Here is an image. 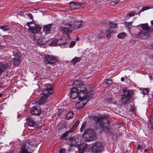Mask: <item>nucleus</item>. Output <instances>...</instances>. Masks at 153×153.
Masks as SVG:
<instances>
[{
  "mask_svg": "<svg viewBox=\"0 0 153 153\" xmlns=\"http://www.w3.org/2000/svg\"><path fill=\"white\" fill-rule=\"evenodd\" d=\"M73 86L76 87L79 92V98L84 99L88 97L90 98L93 91V89L89 86L87 87L82 81L76 80L73 83Z\"/></svg>",
  "mask_w": 153,
  "mask_h": 153,
  "instance_id": "1",
  "label": "nucleus"
},
{
  "mask_svg": "<svg viewBox=\"0 0 153 153\" xmlns=\"http://www.w3.org/2000/svg\"><path fill=\"white\" fill-rule=\"evenodd\" d=\"M81 140L80 138L72 137L68 140V143L71 146H79L78 150L79 153H84V151L87 148V145L85 143H81Z\"/></svg>",
  "mask_w": 153,
  "mask_h": 153,
  "instance_id": "2",
  "label": "nucleus"
},
{
  "mask_svg": "<svg viewBox=\"0 0 153 153\" xmlns=\"http://www.w3.org/2000/svg\"><path fill=\"white\" fill-rule=\"evenodd\" d=\"M37 144L33 140H27L24 142L20 148V151L19 153H32L33 152L31 147L36 146Z\"/></svg>",
  "mask_w": 153,
  "mask_h": 153,
  "instance_id": "3",
  "label": "nucleus"
},
{
  "mask_svg": "<svg viewBox=\"0 0 153 153\" xmlns=\"http://www.w3.org/2000/svg\"><path fill=\"white\" fill-rule=\"evenodd\" d=\"M93 119L97 123H99L100 127L102 130L106 132L108 131L109 123L107 119L102 117L94 116Z\"/></svg>",
  "mask_w": 153,
  "mask_h": 153,
  "instance_id": "4",
  "label": "nucleus"
},
{
  "mask_svg": "<svg viewBox=\"0 0 153 153\" xmlns=\"http://www.w3.org/2000/svg\"><path fill=\"white\" fill-rule=\"evenodd\" d=\"M82 137L85 141H94L96 139L95 133L93 130L90 129L85 130Z\"/></svg>",
  "mask_w": 153,
  "mask_h": 153,
  "instance_id": "5",
  "label": "nucleus"
},
{
  "mask_svg": "<svg viewBox=\"0 0 153 153\" xmlns=\"http://www.w3.org/2000/svg\"><path fill=\"white\" fill-rule=\"evenodd\" d=\"M123 95L121 100L123 103L126 104V102L129 100L133 94L132 91L130 90H123Z\"/></svg>",
  "mask_w": 153,
  "mask_h": 153,
  "instance_id": "6",
  "label": "nucleus"
},
{
  "mask_svg": "<svg viewBox=\"0 0 153 153\" xmlns=\"http://www.w3.org/2000/svg\"><path fill=\"white\" fill-rule=\"evenodd\" d=\"M31 24H34V22H31L27 23L29 27V32L31 33V34L39 33L41 29V27L36 24L34 25V26H31Z\"/></svg>",
  "mask_w": 153,
  "mask_h": 153,
  "instance_id": "7",
  "label": "nucleus"
},
{
  "mask_svg": "<svg viewBox=\"0 0 153 153\" xmlns=\"http://www.w3.org/2000/svg\"><path fill=\"white\" fill-rule=\"evenodd\" d=\"M43 95L48 96L52 94L53 92L52 85L51 84H45L42 86Z\"/></svg>",
  "mask_w": 153,
  "mask_h": 153,
  "instance_id": "8",
  "label": "nucleus"
},
{
  "mask_svg": "<svg viewBox=\"0 0 153 153\" xmlns=\"http://www.w3.org/2000/svg\"><path fill=\"white\" fill-rule=\"evenodd\" d=\"M45 61L47 64L52 65L58 61V58L54 56L46 55L45 57Z\"/></svg>",
  "mask_w": 153,
  "mask_h": 153,
  "instance_id": "9",
  "label": "nucleus"
},
{
  "mask_svg": "<svg viewBox=\"0 0 153 153\" xmlns=\"http://www.w3.org/2000/svg\"><path fill=\"white\" fill-rule=\"evenodd\" d=\"M69 18L70 21L68 22H64V25L66 26H69V27L71 29L75 28L76 25L75 24L78 22L77 18L72 16H70Z\"/></svg>",
  "mask_w": 153,
  "mask_h": 153,
  "instance_id": "10",
  "label": "nucleus"
},
{
  "mask_svg": "<svg viewBox=\"0 0 153 153\" xmlns=\"http://www.w3.org/2000/svg\"><path fill=\"white\" fill-rule=\"evenodd\" d=\"M90 99L88 97L84 99H82V98H78V100H80L76 103L75 106L76 108L79 109L84 106L87 102L89 101Z\"/></svg>",
  "mask_w": 153,
  "mask_h": 153,
  "instance_id": "11",
  "label": "nucleus"
},
{
  "mask_svg": "<svg viewBox=\"0 0 153 153\" xmlns=\"http://www.w3.org/2000/svg\"><path fill=\"white\" fill-rule=\"evenodd\" d=\"M27 121V124L30 127H32V128L30 129L31 130H34L37 128H38L39 126L36 123L33 119L30 117H27L26 118Z\"/></svg>",
  "mask_w": 153,
  "mask_h": 153,
  "instance_id": "12",
  "label": "nucleus"
},
{
  "mask_svg": "<svg viewBox=\"0 0 153 153\" xmlns=\"http://www.w3.org/2000/svg\"><path fill=\"white\" fill-rule=\"evenodd\" d=\"M110 28L106 31V34L108 38H110L111 37V33H115L116 29L117 28V25L115 24L112 22L109 23Z\"/></svg>",
  "mask_w": 153,
  "mask_h": 153,
  "instance_id": "13",
  "label": "nucleus"
},
{
  "mask_svg": "<svg viewBox=\"0 0 153 153\" xmlns=\"http://www.w3.org/2000/svg\"><path fill=\"white\" fill-rule=\"evenodd\" d=\"M31 38H33L35 40H38L37 44L38 45H42L45 44V42H43V41H41V40L40 39V38L41 37V35L40 33H34L33 34H30Z\"/></svg>",
  "mask_w": 153,
  "mask_h": 153,
  "instance_id": "14",
  "label": "nucleus"
},
{
  "mask_svg": "<svg viewBox=\"0 0 153 153\" xmlns=\"http://www.w3.org/2000/svg\"><path fill=\"white\" fill-rule=\"evenodd\" d=\"M77 90L76 87H72L71 89L70 95L71 97L73 99H75L77 96L78 97V98H79V92Z\"/></svg>",
  "mask_w": 153,
  "mask_h": 153,
  "instance_id": "15",
  "label": "nucleus"
},
{
  "mask_svg": "<svg viewBox=\"0 0 153 153\" xmlns=\"http://www.w3.org/2000/svg\"><path fill=\"white\" fill-rule=\"evenodd\" d=\"M101 147V146L100 143H95L92 146L91 151L94 153H97L100 151Z\"/></svg>",
  "mask_w": 153,
  "mask_h": 153,
  "instance_id": "16",
  "label": "nucleus"
},
{
  "mask_svg": "<svg viewBox=\"0 0 153 153\" xmlns=\"http://www.w3.org/2000/svg\"><path fill=\"white\" fill-rule=\"evenodd\" d=\"M73 29L67 27H62L61 28V32L64 34H66L69 37L68 35L71 33V30Z\"/></svg>",
  "mask_w": 153,
  "mask_h": 153,
  "instance_id": "17",
  "label": "nucleus"
},
{
  "mask_svg": "<svg viewBox=\"0 0 153 153\" xmlns=\"http://www.w3.org/2000/svg\"><path fill=\"white\" fill-rule=\"evenodd\" d=\"M69 4L70 7L74 9H78L81 6L80 3L74 2H71L69 3Z\"/></svg>",
  "mask_w": 153,
  "mask_h": 153,
  "instance_id": "18",
  "label": "nucleus"
},
{
  "mask_svg": "<svg viewBox=\"0 0 153 153\" xmlns=\"http://www.w3.org/2000/svg\"><path fill=\"white\" fill-rule=\"evenodd\" d=\"M48 97V96L44 95L43 96H42L40 99L36 101L37 103L39 105H42L45 102L46 99Z\"/></svg>",
  "mask_w": 153,
  "mask_h": 153,
  "instance_id": "19",
  "label": "nucleus"
},
{
  "mask_svg": "<svg viewBox=\"0 0 153 153\" xmlns=\"http://www.w3.org/2000/svg\"><path fill=\"white\" fill-rule=\"evenodd\" d=\"M30 111L32 114L35 115H39L41 112V110L39 108H37L35 106L31 108Z\"/></svg>",
  "mask_w": 153,
  "mask_h": 153,
  "instance_id": "20",
  "label": "nucleus"
},
{
  "mask_svg": "<svg viewBox=\"0 0 153 153\" xmlns=\"http://www.w3.org/2000/svg\"><path fill=\"white\" fill-rule=\"evenodd\" d=\"M141 27L145 32L143 33L144 35H146V33L149 32L150 27L149 26L147 23L141 24L140 25Z\"/></svg>",
  "mask_w": 153,
  "mask_h": 153,
  "instance_id": "21",
  "label": "nucleus"
},
{
  "mask_svg": "<svg viewBox=\"0 0 153 153\" xmlns=\"http://www.w3.org/2000/svg\"><path fill=\"white\" fill-rule=\"evenodd\" d=\"M51 26V24H48L44 26L43 31L46 34H48L50 32Z\"/></svg>",
  "mask_w": 153,
  "mask_h": 153,
  "instance_id": "22",
  "label": "nucleus"
},
{
  "mask_svg": "<svg viewBox=\"0 0 153 153\" xmlns=\"http://www.w3.org/2000/svg\"><path fill=\"white\" fill-rule=\"evenodd\" d=\"M54 42L56 45H62L66 43V40L63 39H60L57 41H55Z\"/></svg>",
  "mask_w": 153,
  "mask_h": 153,
  "instance_id": "23",
  "label": "nucleus"
},
{
  "mask_svg": "<svg viewBox=\"0 0 153 153\" xmlns=\"http://www.w3.org/2000/svg\"><path fill=\"white\" fill-rule=\"evenodd\" d=\"M79 120H77L75 123L74 125L72 126L71 129L70 130V132H73L75 131L77 126L79 125Z\"/></svg>",
  "mask_w": 153,
  "mask_h": 153,
  "instance_id": "24",
  "label": "nucleus"
},
{
  "mask_svg": "<svg viewBox=\"0 0 153 153\" xmlns=\"http://www.w3.org/2000/svg\"><path fill=\"white\" fill-rule=\"evenodd\" d=\"M81 60V58L76 57L72 59L71 63L74 65L77 62H79Z\"/></svg>",
  "mask_w": 153,
  "mask_h": 153,
  "instance_id": "25",
  "label": "nucleus"
},
{
  "mask_svg": "<svg viewBox=\"0 0 153 153\" xmlns=\"http://www.w3.org/2000/svg\"><path fill=\"white\" fill-rule=\"evenodd\" d=\"M74 115L73 112L72 111H70L65 116V119L66 120H69L72 118L74 116Z\"/></svg>",
  "mask_w": 153,
  "mask_h": 153,
  "instance_id": "26",
  "label": "nucleus"
},
{
  "mask_svg": "<svg viewBox=\"0 0 153 153\" xmlns=\"http://www.w3.org/2000/svg\"><path fill=\"white\" fill-rule=\"evenodd\" d=\"M14 61L13 62V65L15 67L18 66L20 63V59H14Z\"/></svg>",
  "mask_w": 153,
  "mask_h": 153,
  "instance_id": "27",
  "label": "nucleus"
},
{
  "mask_svg": "<svg viewBox=\"0 0 153 153\" xmlns=\"http://www.w3.org/2000/svg\"><path fill=\"white\" fill-rule=\"evenodd\" d=\"M7 68V65L5 64H1L0 65V72L2 73Z\"/></svg>",
  "mask_w": 153,
  "mask_h": 153,
  "instance_id": "28",
  "label": "nucleus"
},
{
  "mask_svg": "<svg viewBox=\"0 0 153 153\" xmlns=\"http://www.w3.org/2000/svg\"><path fill=\"white\" fill-rule=\"evenodd\" d=\"M126 36V34L125 33H121L117 35V37L120 39L124 38Z\"/></svg>",
  "mask_w": 153,
  "mask_h": 153,
  "instance_id": "29",
  "label": "nucleus"
},
{
  "mask_svg": "<svg viewBox=\"0 0 153 153\" xmlns=\"http://www.w3.org/2000/svg\"><path fill=\"white\" fill-rule=\"evenodd\" d=\"M0 29H2L4 31H5L9 30V28L8 26L5 25L0 26Z\"/></svg>",
  "mask_w": 153,
  "mask_h": 153,
  "instance_id": "30",
  "label": "nucleus"
},
{
  "mask_svg": "<svg viewBox=\"0 0 153 153\" xmlns=\"http://www.w3.org/2000/svg\"><path fill=\"white\" fill-rule=\"evenodd\" d=\"M70 132L68 131H67L65 133L62 134L60 137V140H62L64 138L65 139H66V137L68 134V133H69Z\"/></svg>",
  "mask_w": 153,
  "mask_h": 153,
  "instance_id": "31",
  "label": "nucleus"
},
{
  "mask_svg": "<svg viewBox=\"0 0 153 153\" xmlns=\"http://www.w3.org/2000/svg\"><path fill=\"white\" fill-rule=\"evenodd\" d=\"M13 55L15 57L14 59H20V56L19 55V53L18 52H14L13 53Z\"/></svg>",
  "mask_w": 153,
  "mask_h": 153,
  "instance_id": "32",
  "label": "nucleus"
},
{
  "mask_svg": "<svg viewBox=\"0 0 153 153\" xmlns=\"http://www.w3.org/2000/svg\"><path fill=\"white\" fill-rule=\"evenodd\" d=\"M128 15H127V18L129 19L130 17L133 16L135 15V13L134 12H132L129 13H128L127 14Z\"/></svg>",
  "mask_w": 153,
  "mask_h": 153,
  "instance_id": "33",
  "label": "nucleus"
},
{
  "mask_svg": "<svg viewBox=\"0 0 153 153\" xmlns=\"http://www.w3.org/2000/svg\"><path fill=\"white\" fill-rule=\"evenodd\" d=\"M104 34L103 33L101 32L100 34L97 36V38L98 39L102 38L104 36Z\"/></svg>",
  "mask_w": 153,
  "mask_h": 153,
  "instance_id": "34",
  "label": "nucleus"
},
{
  "mask_svg": "<svg viewBox=\"0 0 153 153\" xmlns=\"http://www.w3.org/2000/svg\"><path fill=\"white\" fill-rule=\"evenodd\" d=\"M85 126H86L85 124L83 123L82 124V125L81 126V127L80 130V131L82 132V131H83L84 130L85 128Z\"/></svg>",
  "mask_w": 153,
  "mask_h": 153,
  "instance_id": "35",
  "label": "nucleus"
},
{
  "mask_svg": "<svg viewBox=\"0 0 153 153\" xmlns=\"http://www.w3.org/2000/svg\"><path fill=\"white\" fill-rule=\"evenodd\" d=\"M142 93L144 95H146L148 94L149 93V91L148 89L146 88H145V89H143V91H142Z\"/></svg>",
  "mask_w": 153,
  "mask_h": 153,
  "instance_id": "36",
  "label": "nucleus"
},
{
  "mask_svg": "<svg viewBox=\"0 0 153 153\" xmlns=\"http://www.w3.org/2000/svg\"><path fill=\"white\" fill-rule=\"evenodd\" d=\"M66 149L64 148L60 149L59 153H65V152Z\"/></svg>",
  "mask_w": 153,
  "mask_h": 153,
  "instance_id": "37",
  "label": "nucleus"
},
{
  "mask_svg": "<svg viewBox=\"0 0 153 153\" xmlns=\"http://www.w3.org/2000/svg\"><path fill=\"white\" fill-rule=\"evenodd\" d=\"M75 45V41H72L69 47L70 48H72Z\"/></svg>",
  "mask_w": 153,
  "mask_h": 153,
  "instance_id": "38",
  "label": "nucleus"
},
{
  "mask_svg": "<svg viewBox=\"0 0 153 153\" xmlns=\"http://www.w3.org/2000/svg\"><path fill=\"white\" fill-rule=\"evenodd\" d=\"M106 84H110L112 83V81L111 80H107L105 82Z\"/></svg>",
  "mask_w": 153,
  "mask_h": 153,
  "instance_id": "39",
  "label": "nucleus"
},
{
  "mask_svg": "<svg viewBox=\"0 0 153 153\" xmlns=\"http://www.w3.org/2000/svg\"><path fill=\"white\" fill-rule=\"evenodd\" d=\"M146 9H144V7L142 9L139 11V12H138V13L139 14L140 13L144 11V10H146Z\"/></svg>",
  "mask_w": 153,
  "mask_h": 153,
  "instance_id": "40",
  "label": "nucleus"
},
{
  "mask_svg": "<svg viewBox=\"0 0 153 153\" xmlns=\"http://www.w3.org/2000/svg\"><path fill=\"white\" fill-rule=\"evenodd\" d=\"M142 147L139 145L138 144L137 146V148L138 150H140L141 149Z\"/></svg>",
  "mask_w": 153,
  "mask_h": 153,
  "instance_id": "41",
  "label": "nucleus"
},
{
  "mask_svg": "<svg viewBox=\"0 0 153 153\" xmlns=\"http://www.w3.org/2000/svg\"><path fill=\"white\" fill-rule=\"evenodd\" d=\"M28 15L31 19H33V17L32 15L30 13Z\"/></svg>",
  "mask_w": 153,
  "mask_h": 153,
  "instance_id": "42",
  "label": "nucleus"
},
{
  "mask_svg": "<svg viewBox=\"0 0 153 153\" xmlns=\"http://www.w3.org/2000/svg\"><path fill=\"white\" fill-rule=\"evenodd\" d=\"M121 80L122 81H125V79L123 77H122L121 79Z\"/></svg>",
  "mask_w": 153,
  "mask_h": 153,
  "instance_id": "43",
  "label": "nucleus"
},
{
  "mask_svg": "<svg viewBox=\"0 0 153 153\" xmlns=\"http://www.w3.org/2000/svg\"><path fill=\"white\" fill-rule=\"evenodd\" d=\"M151 23L152 25H153V20H152L151 21Z\"/></svg>",
  "mask_w": 153,
  "mask_h": 153,
  "instance_id": "44",
  "label": "nucleus"
},
{
  "mask_svg": "<svg viewBox=\"0 0 153 153\" xmlns=\"http://www.w3.org/2000/svg\"><path fill=\"white\" fill-rule=\"evenodd\" d=\"M20 116V115H19V114H18V116H17V118H19Z\"/></svg>",
  "mask_w": 153,
  "mask_h": 153,
  "instance_id": "45",
  "label": "nucleus"
},
{
  "mask_svg": "<svg viewBox=\"0 0 153 153\" xmlns=\"http://www.w3.org/2000/svg\"><path fill=\"white\" fill-rule=\"evenodd\" d=\"M79 39V37H76V40H78Z\"/></svg>",
  "mask_w": 153,
  "mask_h": 153,
  "instance_id": "46",
  "label": "nucleus"
},
{
  "mask_svg": "<svg viewBox=\"0 0 153 153\" xmlns=\"http://www.w3.org/2000/svg\"><path fill=\"white\" fill-rule=\"evenodd\" d=\"M1 96H2L1 94H0V97H1Z\"/></svg>",
  "mask_w": 153,
  "mask_h": 153,
  "instance_id": "47",
  "label": "nucleus"
}]
</instances>
